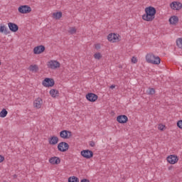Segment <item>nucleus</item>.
I'll return each instance as SVG.
<instances>
[{"label": "nucleus", "mask_w": 182, "mask_h": 182, "mask_svg": "<svg viewBox=\"0 0 182 182\" xmlns=\"http://www.w3.org/2000/svg\"><path fill=\"white\" fill-rule=\"evenodd\" d=\"M146 14L142 16V19L146 21L147 22H151L156 16V8L153 6H149L145 9Z\"/></svg>", "instance_id": "1"}, {"label": "nucleus", "mask_w": 182, "mask_h": 182, "mask_svg": "<svg viewBox=\"0 0 182 182\" xmlns=\"http://www.w3.org/2000/svg\"><path fill=\"white\" fill-rule=\"evenodd\" d=\"M146 60L148 63H151L152 65H160L161 60L160 57H156L153 53H149L146 55Z\"/></svg>", "instance_id": "2"}, {"label": "nucleus", "mask_w": 182, "mask_h": 182, "mask_svg": "<svg viewBox=\"0 0 182 182\" xmlns=\"http://www.w3.org/2000/svg\"><path fill=\"white\" fill-rule=\"evenodd\" d=\"M43 86L45 87H52L55 86V80L52 78H45L42 82Z\"/></svg>", "instance_id": "3"}, {"label": "nucleus", "mask_w": 182, "mask_h": 182, "mask_svg": "<svg viewBox=\"0 0 182 182\" xmlns=\"http://www.w3.org/2000/svg\"><path fill=\"white\" fill-rule=\"evenodd\" d=\"M107 39L109 42L114 43V42H119L120 41V36L116 33H110L107 36Z\"/></svg>", "instance_id": "4"}, {"label": "nucleus", "mask_w": 182, "mask_h": 182, "mask_svg": "<svg viewBox=\"0 0 182 182\" xmlns=\"http://www.w3.org/2000/svg\"><path fill=\"white\" fill-rule=\"evenodd\" d=\"M58 151H62L65 153V151H68L69 150V144L66 142H60L58 145Z\"/></svg>", "instance_id": "5"}, {"label": "nucleus", "mask_w": 182, "mask_h": 182, "mask_svg": "<svg viewBox=\"0 0 182 182\" xmlns=\"http://www.w3.org/2000/svg\"><path fill=\"white\" fill-rule=\"evenodd\" d=\"M18 12L20 14H29V12H32V9L27 5L21 6L18 7Z\"/></svg>", "instance_id": "6"}, {"label": "nucleus", "mask_w": 182, "mask_h": 182, "mask_svg": "<svg viewBox=\"0 0 182 182\" xmlns=\"http://www.w3.org/2000/svg\"><path fill=\"white\" fill-rule=\"evenodd\" d=\"M81 156L84 157V159H92L93 157V151L86 149V150H82L80 152Z\"/></svg>", "instance_id": "7"}, {"label": "nucleus", "mask_w": 182, "mask_h": 182, "mask_svg": "<svg viewBox=\"0 0 182 182\" xmlns=\"http://www.w3.org/2000/svg\"><path fill=\"white\" fill-rule=\"evenodd\" d=\"M60 137L65 139H70V137H72V132L63 130L60 132Z\"/></svg>", "instance_id": "8"}, {"label": "nucleus", "mask_w": 182, "mask_h": 182, "mask_svg": "<svg viewBox=\"0 0 182 182\" xmlns=\"http://www.w3.org/2000/svg\"><path fill=\"white\" fill-rule=\"evenodd\" d=\"M97 95L93 93V92H90L86 95V99L88 100V102H96L98 99Z\"/></svg>", "instance_id": "9"}, {"label": "nucleus", "mask_w": 182, "mask_h": 182, "mask_svg": "<svg viewBox=\"0 0 182 182\" xmlns=\"http://www.w3.org/2000/svg\"><path fill=\"white\" fill-rule=\"evenodd\" d=\"M48 68L50 69H57V68H60V63L56 60H50L48 63Z\"/></svg>", "instance_id": "10"}, {"label": "nucleus", "mask_w": 182, "mask_h": 182, "mask_svg": "<svg viewBox=\"0 0 182 182\" xmlns=\"http://www.w3.org/2000/svg\"><path fill=\"white\" fill-rule=\"evenodd\" d=\"M167 161L169 164H176L178 161V156L177 155H170L167 157Z\"/></svg>", "instance_id": "11"}, {"label": "nucleus", "mask_w": 182, "mask_h": 182, "mask_svg": "<svg viewBox=\"0 0 182 182\" xmlns=\"http://www.w3.org/2000/svg\"><path fill=\"white\" fill-rule=\"evenodd\" d=\"M45 52V47L44 46H38L34 48L33 53L34 55H41V53H43Z\"/></svg>", "instance_id": "12"}, {"label": "nucleus", "mask_w": 182, "mask_h": 182, "mask_svg": "<svg viewBox=\"0 0 182 182\" xmlns=\"http://www.w3.org/2000/svg\"><path fill=\"white\" fill-rule=\"evenodd\" d=\"M117 122L121 124H124V123H127V122H129V118L126 115H119L117 117Z\"/></svg>", "instance_id": "13"}, {"label": "nucleus", "mask_w": 182, "mask_h": 182, "mask_svg": "<svg viewBox=\"0 0 182 182\" xmlns=\"http://www.w3.org/2000/svg\"><path fill=\"white\" fill-rule=\"evenodd\" d=\"M171 9L180 11L182 8V4L178 1H173L170 4Z\"/></svg>", "instance_id": "14"}, {"label": "nucleus", "mask_w": 182, "mask_h": 182, "mask_svg": "<svg viewBox=\"0 0 182 182\" xmlns=\"http://www.w3.org/2000/svg\"><path fill=\"white\" fill-rule=\"evenodd\" d=\"M8 27L9 28V31H11V32H18V31H19V26H17L16 23H8Z\"/></svg>", "instance_id": "15"}, {"label": "nucleus", "mask_w": 182, "mask_h": 182, "mask_svg": "<svg viewBox=\"0 0 182 182\" xmlns=\"http://www.w3.org/2000/svg\"><path fill=\"white\" fill-rule=\"evenodd\" d=\"M48 143L52 146H55V144H58V143H59V138L56 136H52L48 139Z\"/></svg>", "instance_id": "16"}, {"label": "nucleus", "mask_w": 182, "mask_h": 182, "mask_svg": "<svg viewBox=\"0 0 182 182\" xmlns=\"http://www.w3.org/2000/svg\"><path fill=\"white\" fill-rule=\"evenodd\" d=\"M42 103H43V101L42 100V98L38 97L33 102V106L36 109H41V106H42Z\"/></svg>", "instance_id": "17"}, {"label": "nucleus", "mask_w": 182, "mask_h": 182, "mask_svg": "<svg viewBox=\"0 0 182 182\" xmlns=\"http://www.w3.org/2000/svg\"><path fill=\"white\" fill-rule=\"evenodd\" d=\"M0 33H4V35H9L11 31L5 26V25L0 26Z\"/></svg>", "instance_id": "18"}, {"label": "nucleus", "mask_w": 182, "mask_h": 182, "mask_svg": "<svg viewBox=\"0 0 182 182\" xmlns=\"http://www.w3.org/2000/svg\"><path fill=\"white\" fill-rule=\"evenodd\" d=\"M49 161H50V164H60V158L57 157V156H53L49 159Z\"/></svg>", "instance_id": "19"}, {"label": "nucleus", "mask_w": 182, "mask_h": 182, "mask_svg": "<svg viewBox=\"0 0 182 182\" xmlns=\"http://www.w3.org/2000/svg\"><path fill=\"white\" fill-rule=\"evenodd\" d=\"M169 23L171 25H176L178 23V17L176 16H173L169 18Z\"/></svg>", "instance_id": "20"}, {"label": "nucleus", "mask_w": 182, "mask_h": 182, "mask_svg": "<svg viewBox=\"0 0 182 182\" xmlns=\"http://www.w3.org/2000/svg\"><path fill=\"white\" fill-rule=\"evenodd\" d=\"M50 95L52 97H59V91L58 90L52 89L50 90Z\"/></svg>", "instance_id": "21"}, {"label": "nucleus", "mask_w": 182, "mask_h": 182, "mask_svg": "<svg viewBox=\"0 0 182 182\" xmlns=\"http://www.w3.org/2000/svg\"><path fill=\"white\" fill-rule=\"evenodd\" d=\"M28 70L31 72H38V70H39V67H38L36 65H31L28 68Z\"/></svg>", "instance_id": "22"}, {"label": "nucleus", "mask_w": 182, "mask_h": 182, "mask_svg": "<svg viewBox=\"0 0 182 182\" xmlns=\"http://www.w3.org/2000/svg\"><path fill=\"white\" fill-rule=\"evenodd\" d=\"M62 15V11L55 12L53 14V18L55 19H60Z\"/></svg>", "instance_id": "23"}, {"label": "nucleus", "mask_w": 182, "mask_h": 182, "mask_svg": "<svg viewBox=\"0 0 182 182\" xmlns=\"http://www.w3.org/2000/svg\"><path fill=\"white\" fill-rule=\"evenodd\" d=\"M8 114V111H6V109H3L1 112H0V117H6V115Z\"/></svg>", "instance_id": "24"}, {"label": "nucleus", "mask_w": 182, "mask_h": 182, "mask_svg": "<svg viewBox=\"0 0 182 182\" xmlns=\"http://www.w3.org/2000/svg\"><path fill=\"white\" fill-rule=\"evenodd\" d=\"M68 182H79V178L76 176H72L68 178Z\"/></svg>", "instance_id": "25"}, {"label": "nucleus", "mask_w": 182, "mask_h": 182, "mask_svg": "<svg viewBox=\"0 0 182 182\" xmlns=\"http://www.w3.org/2000/svg\"><path fill=\"white\" fill-rule=\"evenodd\" d=\"M176 45L178 48H179L180 49H182V38H178L176 40Z\"/></svg>", "instance_id": "26"}, {"label": "nucleus", "mask_w": 182, "mask_h": 182, "mask_svg": "<svg viewBox=\"0 0 182 182\" xmlns=\"http://www.w3.org/2000/svg\"><path fill=\"white\" fill-rule=\"evenodd\" d=\"M68 32L70 33V35H75V33H76V28L70 27Z\"/></svg>", "instance_id": "27"}, {"label": "nucleus", "mask_w": 182, "mask_h": 182, "mask_svg": "<svg viewBox=\"0 0 182 182\" xmlns=\"http://www.w3.org/2000/svg\"><path fill=\"white\" fill-rule=\"evenodd\" d=\"M146 93H148V95H154V93H156V90H154V88H149Z\"/></svg>", "instance_id": "28"}, {"label": "nucleus", "mask_w": 182, "mask_h": 182, "mask_svg": "<svg viewBox=\"0 0 182 182\" xmlns=\"http://www.w3.org/2000/svg\"><path fill=\"white\" fill-rule=\"evenodd\" d=\"M95 59H100L102 58V54L100 53H97L94 54Z\"/></svg>", "instance_id": "29"}, {"label": "nucleus", "mask_w": 182, "mask_h": 182, "mask_svg": "<svg viewBox=\"0 0 182 182\" xmlns=\"http://www.w3.org/2000/svg\"><path fill=\"white\" fill-rule=\"evenodd\" d=\"M177 126L179 129H182V120H179L178 122H177Z\"/></svg>", "instance_id": "30"}, {"label": "nucleus", "mask_w": 182, "mask_h": 182, "mask_svg": "<svg viewBox=\"0 0 182 182\" xmlns=\"http://www.w3.org/2000/svg\"><path fill=\"white\" fill-rule=\"evenodd\" d=\"M132 63H137V58H136L135 57H132Z\"/></svg>", "instance_id": "31"}, {"label": "nucleus", "mask_w": 182, "mask_h": 182, "mask_svg": "<svg viewBox=\"0 0 182 182\" xmlns=\"http://www.w3.org/2000/svg\"><path fill=\"white\" fill-rule=\"evenodd\" d=\"M164 127H166V126H164V125H159L158 129L159 130H164Z\"/></svg>", "instance_id": "32"}, {"label": "nucleus", "mask_w": 182, "mask_h": 182, "mask_svg": "<svg viewBox=\"0 0 182 182\" xmlns=\"http://www.w3.org/2000/svg\"><path fill=\"white\" fill-rule=\"evenodd\" d=\"M95 141H90V146H91V147H95Z\"/></svg>", "instance_id": "33"}, {"label": "nucleus", "mask_w": 182, "mask_h": 182, "mask_svg": "<svg viewBox=\"0 0 182 182\" xmlns=\"http://www.w3.org/2000/svg\"><path fill=\"white\" fill-rule=\"evenodd\" d=\"M5 160V158L2 156V155H0V163H2Z\"/></svg>", "instance_id": "34"}, {"label": "nucleus", "mask_w": 182, "mask_h": 182, "mask_svg": "<svg viewBox=\"0 0 182 182\" xmlns=\"http://www.w3.org/2000/svg\"><path fill=\"white\" fill-rule=\"evenodd\" d=\"M80 182H90V181H89L88 179H86V178H83L82 180H81Z\"/></svg>", "instance_id": "35"}, {"label": "nucleus", "mask_w": 182, "mask_h": 182, "mask_svg": "<svg viewBox=\"0 0 182 182\" xmlns=\"http://www.w3.org/2000/svg\"><path fill=\"white\" fill-rule=\"evenodd\" d=\"M114 87H116V85H112L109 87V89H114Z\"/></svg>", "instance_id": "36"}, {"label": "nucleus", "mask_w": 182, "mask_h": 182, "mask_svg": "<svg viewBox=\"0 0 182 182\" xmlns=\"http://www.w3.org/2000/svg\"><path fill=\"white\" fill-rule=\"evenodd\" d=\"M18 177V175H16V174H14V176H13V178H16Z\"/></svg>", "instance_id": "37"}, {"label": "nucleus", "mask_w": 182, "mask_h": 182, "mask_svg": "<svg viewBox=\"0 0 182 182\" xmlns=\"http://www.w3.org/2000/svg\"><path fill=\"white\" fill-rule=\"evenodd\" d=\"M100 46H96V49H100Z\"/></svg>", "instance_id": "38"}, {"label": "nucleus", "mask_w": 182, "mask_h": 182, "mask_svg": "<svg viewBox=\"0 0 182 182\" xmlns=\"http://www.w3.org/2000/svg\"><path fill=\"white\" fill-rule=\"evenodd\" d=\"M0 65H1V61H0Z\"/></svg>", "instance_id": "39"}]
</instances>
